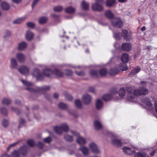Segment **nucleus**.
I'll return each instance as SVG.
<instances>
[{
  "mask_svg": "<svg viewBox=\"0 0 157 157\" xmlns=\"http://www.w3.org/2000/svg\"><path fill=\"white\" fill-rule=\"evenodd\" d=\"M126 90L128 93V95L125 98V99L128 101L132 103L136 102L135 95H145L148 93V90L144 87H140L138 89H135L132 91V88L128 86L126 87Z\"/></svg>",
  "mask_w": 157,
  "mask_h": 157,
  "instance_id": "1",
  "label": "nucleus"
},
{
  "mask_svg": "<svg viewBox=\"0 0 157 157\" xmlns=\"http://www.w3.org/2000/svg\"><path fill=\"white\" fill-rule=\"evenodd\" d=\"M53 74L58 77H62L63 76V73L59 70H55L54 72H53L48 69H44L43 74L40 73L39 70L35 69L33 72L32 75L33 76L36 77L37 80H42L44 76L49 77Z\"/></svg>",
  "mask_w": 157,
  "mask_h": 157,
  "instance_id": "2",
  "label": "nucleus"
},
{
  "mask_svg": "<svg viewBox=\"0 0 157 157\" xmlns=\"http://www.w3.org/2000/svg\"><path fill=\"white\" fill-rule=\"evenodd\" d=\"M121 35L123 38L127 41H129L130 36L127 30H124L122 31L121 34L120 33H114L113 36L116 40L120 39Z\"/></svg>",
  "mask_w": 157,
  "mask_h": 157,
  "instance_id": "3",
  "label": "nucleus"
},
{
  "mask_svg": "<svg viewBox=\"0 0 157 157\" xmlns=\"http://www.w3.org/2000/svg\"><path fill=\"white\" fill-rule=\"evenodd\" d=\"M103 3V0H96L95 3L92 5V9L94 11H101L103 9L101 4Z\"/></svg>",
  "mask_w": 157,
  "mask_h": 157,
  "instance_id": "4",
  "label": "nucleus"
},
{
  "mask_svg": "<svg viewBox=\"0 0 157 157\" xmlns=\"http://www.w3.org/2000/svg\"><path fill=\"white\" fill-rule=\"evenodd\" d=\"M69 129L68 126L66 124H63L60 127L56 126L55 130L56 133L58 134H61L63 131L67 132Z\"/></svg>",
  "mask_w": 157,
  "mask_h": 157,
  "instance_id": "5",
  "label": "nucleus"
},
{
  "mask_svg": "<svg viewBox=\"0 0 157 157\" xmlns=\"http://www.w3.org/2000/svg\"><path fill=\"white\" fill-rule=\"evenodd\" d=\"M71 134L73 136L77 137L76 141L77 143L80 145H83L86 143V140L79 136V134L75 131H71Z\"/></svg>",
  "mask_w": 157,
  "mask_h": 157,
  "instance_id": "6",
  "label": "nucleus"
},
{
  "mask_svg": "<svg viewBox=\"0 0 157 157\" xmlns=\"http://www.w3.org/2000/svg\"><path fill=\"white\" fill-rule=\"evenodd\" d=\"M142 105H145V108L150 110H152L153 107L151 103V100L148 98H144L142 100Z\"/></svg>",
  "mask_w": 157,
  "mask_h": 157,
  "instance_id": "7",
  "label": "nucleus"
},
{
  "mask_svg": "<svg viewBox=\"0 0 157 157\" xmlns=\"http://www.w3.org/2000/svg\"><path fill=\"white\" fill-rule=\"evenodd\" d=\"M109 134L111 136V142L113 144L117 146H122L123 143L121 140L117 139L116 136L112 133H110Z\"/></svg>",
  "mask_w": 157,
  "mask_h": 157,
  "instance_id": "8",
  "label": "nucleus"
},
{
  "mask_svg": "<svg viewBox=\"0 0 157 157\" xmlns=\"http://www.w3.org/2000/svg\"><path fill=\"white\" fill-rule=\"evenodd\" d=\"M118 90L115 89L112 91L111 94L104 95L102 97V99L105 101H108L111 99L113 97V95L118 93Z\"/></svg>",
  "mask_w": 157,
  "mask_h": 157,
  "instance_id": "9",
  "label": "nucleus"
},
{
  "mask_svg": "<svg viewBox=\"0 0 157 157\" xmlns=\"http://www.w3.org/2000/svg\"><path fill=\"white\" fill-rule=\"evenodd\" d=\"M112 25L115 27L118 28H121L123 25V22L119 18H115L113 19L112 22Z\"/></svg>",
  "mask_w": 157,
  "mask_h": 157,
  "instance_id": "10",
  "label": "nucleus"
},
{
  "mask_svg": "<svg viewBox=\"0 0 157 157\" xmlns=\"http://www.w3.org/2000/svg\"><path fill=\"white\" fill-rule=\"evenodd\" d=\"M89 148L91 151L94 153L98 154L100 153V151L98 148L97 145L93 142L90 143Z\"/></svg>",
  "mask_w": 157,
  "mask_h": 157,
  "instance_id": "11",
  "label": "nucleus"
},
{
  "mask_svg": "<svg viewBox=\"0 0 157 157\" xmlns=\"http://www.w3.org/2000/svg\"><path fill=\"white\" fill-rule=\"evenodd\" d=\"M82 99L83 103L86 105L89 104L92 100L91 97L88 94H85L83 95Z\"/></svg>",
  "mask_w": 157,
  "mask_h": 157,
  "instance_id": "12",
  "label": "nucleus"
},
{
  "mask_svg": "<svg viewBox=\"0 0 157 157\" xmlns=\"http://www.w3.org/2000/svg\"><path fill=\"white\" fill-rule=\"evenodd\" d=\"M19 72L22 75H27L29 72L28 68L25 66H21L18 69Z\"/></svg>",
  "mask_w": 157,
  "mask_h": 157,
  "instance_id": "13",
  "label": "nucleus"
},
{
  "mask_svg": "<svg viewBox=\"0 0 157 157\" xmlns=\"http://www.w3.org/2000/svg\"><path fill=\"white\" fill-rule=\"evenodd\" d=\"M123 150L125 153L128 154L130 155L135 152L132 148L127 146H124L123 148Z\"/></svg>",
  "mask_w": 157,
  "mask_h": 157,
  "instance_id": "14",
  "label": "nucleus"
},
{
  "mask_svg": "<svg viewBox=\"0 0 157 157\" xmlns=\"http://www.w3.org/2000/svg\"><path fill=\"white\" fill-rule=\"evenodd\" d=\"M0 7L1 9L4 10H7L10 8V5L6 1H3L0 4Z\"/></svg>",
  "mask_w": 157,
  "mask_h": 157,
  "instance_id": "15",
  "label": "nucleus"
},
{
  "mask_svg": "<svg viewBox=\"0 0 157 157\" xmlns=\"http://www.w3.org/2000/svg\"><path fill=\"white\" fill-rule=\"evenodd\" d=\"M16 57L20 62H23L25 59V55L21 53H18L17 54Z\"/></svg>",
  "mask_w": 157,
  "mask_h": 157,
  "instance_id": "16",
  "label": "nucleus"
},
{
  "mask_svg": "<svg viewBox=\"0 0 157 157\" xmlns=\"http://www.w3.org/2000/svg\"><path fill=\"white\" fill-rule=\"evenodd\" d=\"M34 36L33 33L30 30L27 31L25 34V37L28 40H32Z\"/></svg>",
  "mask_w": 157,
  "mask_h": 157,
  "instance_id": "17",
  "label": "nucleus"
},
{
  "mask_svg": "<svg viewBox=\"0 0 157 157\" xmlns=\"http://www.w3.org/2000/svg\"><path fill=\"white\" fill-rule=\"evenodd\" d=\"M122 49L125 51H129L131 49V45L129 43H123L122 44Z\"/></svg>",
  "mask_w": 157,
  "mask_h": 157,
  "instance_id": "18",
  "label": "nucleus"
},
{
  "mask_svg": "<svg viewBox=\"0 0 157 157\" xmlns=\"http://www.w3.org/2000/svg\"><path fill=\"white\" fill-rule=\"evenodd\" d=\"M27 44L24 41L18 44L17 49L20 51L24 49L27 47Z\"/></svg>",
  "mask_w": 157,
  "mask_h": 157,
  "instance_id": "19",
  "label": "nucleus"
},
{
  "mask_svg": "<svg viewBox=\"0 0 157 157\" xmlns=\"http://www.w3.org/2000/svg\"><path fill=\"white\" fill-rule=\"evenodd\" d=\"M96 107L98 109H101L103 106V103L101 100L100 99H98L96 102Z\"/></svg>",
  "mask_w": 157,
  "mask_h": 157,
  "instance_id": "20",
  "label": "nucleus"
},
{
  "mask_svg": "<svg viewBox=\"0 0 157 157\" xmlns=\"http://www.w3.org/2000/svg\"><path fill=\"white\" fill-rule=\"evenodd\" d=\"M129 56L128 54L126 53L123 54L121 57V59L123 63H126L129 60Z\"/></svg>",
  "mask_w": 157,
  "mask_h": 157,
  "instance_id": "21",
  "label": "nucleus"
},
{
  "mask_svg": "<svg viewBox=\"0 0 157 157\" xmlns=\"http://www.w3.org/2000/svg\"><path fill=\"white\" fill-rule=\"evenodd\" d=\"M10 67L12 69L16 68L17 66V63L16 59L13 58L10 60Z\"/></svg>",
  "mask_w": 157,
  "mask_h": 157,
  "instance_id": "22",
  "label": "nucleus"
},
{
  "mask_svg": "<svg viewBox=\"0 0 157 157\" xmlns=\"http://www.w3.org/2000/svg\"><path fill=\"white\" fill-rule=\"evenodd\" d=\"M79 150L81 151L82 153L85 155H86L89 153V149L87 147L83 146L79 148Z\"/></svg>",
  "mask_w": 157,
  "mask_h": 157,
  "instance_id": "23",
  "label": "nucleus"
},
{
  "mask_svg": "<svg viewBox=\"0 0 157 157\" xmlns=\"http://www.w3.org/2000/svg\"><path fill=\"white\" fill-rule=\"evenodd\" d=\"M89 4L84 1H83L81 3V7L84 10H87L89 9Z\"/></svg>",
  "mask_w": 157,
  "mask_h": 157,
  "instance_id": "24",
  "label": "nucleus"
},
{
  "mask_svg": "<svg viewBox=\"0 0 157 157\" xmlns=\"http://www.w3.org/2000/svg\"><path fill=\"white\" fill-rule=\"evenodd\" d=\"M118 71L119 70L117 68H114L110 69L108 73L110 75H114L118 73Z\"/></svg>",
  "mask_w": 157,
  "mask_h": 157,
  "instance_id": "25",
  "label": "nucleus"
},
{
  "mask_svg": "<svg viewBox=\"0 0 157 157\" xmlns=\"http://www.w3.org/2000/svg\"><path fill=\"white\" fill-rule=\"evenodd\" d=\"M140 68L139 67H136L130 73L129 75L130 76H133L134 75L139 72L140 71Z\"/></svg>",
  "mask_w": 157,
  "mask_h": 157,
  "instance_id": "26",
  "label": "nucleus"
},
{
  "mask_svg": "<svg viewBox=\"0 0 157 157\" xmlns=\"http://www.w3.org/2000/svg\"><path fill=\"white\" fill-rule=\"evenodd\" d=\"M26 18L25 17H22L21 18H18L14 20L13 22L14 24H20L25 20Z\"/></svg>",
  "mask_w": 157,
  "mask_h": 157,
  "instance_id": "27",
  "label": "nucleus"
},
{
  "mask_svg": "<svg viewBox=\"0 0 157 157\" xmlns=\"http://www.w3.org/2000/svg\"><path fill=\"white\" fill-rule=\"evenodd\" d=\"M147 154L145 152H138L135 155V157H146Z\"/></svg>",
  "mask_w": 157,
  "mask_h": 157,
  "instance_id": "28",
  "label": "nucleus"
},
{
  "mask_svg": "<svg viewBox=\"0 0 157 157\" xmlns=\"http://www.w3.org/2000/svg\"><path fill=\"white\" fill-rule=\"evenodd\" d=\"M125 90L124 88H121L120 89L119 91V94L120 99H121L123 98L125 95Z\"/></svg>",
  "mask_w": 157,
  "mask_h": 157,
  "instance_id": "29",
  "label": "nucleus"
},
{
  "mask_svg": "<svg viewBox=\"0 0 157 157\" xmlns=\"http://www.w3.org/2000/svg\"><path fill=\"white\" fill-rule=\"evenodd\" d=\"M27 150L28 149L27 147L25 146H23L21 147L20 149V151L22 154L25 155L26 154Z\"/></svg>",
  "mask_w": 157,
  "mask_h": 157,
  "instance_id": "30",
  "label": "nucleus"
},
{
  "mask_svg": "<svg viewBox=\"0 0 157 157\" xmlns=\"http://www.w3.org/2000/svg\"><path fill=\"white\" fill-rule=\"evenodd\" d=\"M94 126L96 129L98 130L101 128L102 127L101 123L98 121H95L94 122Z\"/></svg>",
  "mask_w": 157,
  "mask_h": 157,
  "instance_id": "31",
  "label": "nucleus"
},
{
  "mask_svg": "<svg viewBox=\"0 0 157 157\" xmlns=\"http://www.w3.org/2000/svg\"><path fill=\"white\" fill-rule=\"evenodd\" d=\"M105 15L106 17L109 18H112L113 17V14L110 10L106 11L105 13Z\"/></svg>",
  "mask_w": 157,
  "mask_h": 157,
  "instance_id": "32",
  "label": "nucleus"
},
{
  "mask_svg": "<svg viewBox=\"0 0 157 157\" xmlns=\"http://www.w3.org/2000/svg\"><path fill=\"white\" fill-rule=\"evenodd\" d=\"M115 3V0H107L106 5L107 7H110L112 6Z\"/></svg>",
  "mask_w": 157,
  "mask_h": 157,
  "instance_id": "33",
  "label": "nucleus"
},
{
  "mask_svg": "<svg viewBox=\"0 0 157 157\" xmlns=\"http://www.w3.org/2000/svg\"><path fill=\"white\" fill-rule=\"evenodd\" d=\"M75 9L72 7H68L65 9L66 12L68 13H72L75 11Z\"/></svg>",
  "mask_w": 157,
  "mask_h": 157,
  "instance_id": "34",
  "label": "nucleus"
},
{
  "mask_svg": "<svg viewBox=\"0 0 157 157\" xmlns=\"http://www.w3.org/2000/svg\"><path fill=\"white\" fill-rule=\"evenodd\" d=\"M99 73L101 76H103L106 75L107 71L105 69L102 68L100 70Z\"/></svg>",
  "mask_w": 157,
  "mask_h": 157,
  "instance_id": "35",
  "label": "nucleus"
},
{
  "mask_svg": "<svg viewBox=\"0 0 157 157\" xmlns=\"http://www.w3.org/2000/svg\"><path fill=\"white\" fill-rule=\"evenodd\" d=\"M119 67L122 71H126L128 69L127 66L124 63L121 64L119 66Z\"/></svg>",
  "mask_w": 157,
  "mask_h": 157,
  "instance_id": "36",
  "label": "nucleus"
},
{
  "mask_svg": "<svg viewBox=\"0 0 157 157\" xmlns=\"http://www.w3.org/2000/svg\"><path fill=\"white\" fill-rule=\"evenodd\" d=\"M75 106L78 108H80L82 107V104L81 101L78 99L75 100Z\"/></svg>",
  "mask_w": 157,
  "mask_h": 157,
  "instance_id": "37",
  "label": "nucleus"
},
{
  "mask_svg": "<svg viewBox=\"0 0 157 157\" xmlns=\"http://www.w3.org/2000/svg\"><path fill=\"white\" fill-rule=\"evenodd\" d=\"M2 102L3 104L6 105H8L11 103L10 100L7 98H4L2 100Z\"/></svg>",
  "mask_w": 157,
  "mask_h": 157,
  "instance_id": "38",
  "label": "nucleus"
},
{
  "mask_svg": "<svg viewBox=\"0 0 157 157\" xmlns=\"http://www.w3.org/2000/svg\"><path fill=\"white\" fill-rule=\"evenodd\" d=\"M98 72L96 71L91 70L90 72V75L93 77H96L98 76Z\"/></svg>",
  "mask_w": 157,
  "mask_h": 157,
  "instance_id": "39",
  "label": "nucleus"
},
{
  "mask_svg": "<svg viewBox=\"0 0 157 157\" xmlns=\"http://www.w3.org/2000/svg\"><path fill=\"white\" fill-rule=\"evenodd\" d=\"M47 21V18L45 17H42L39 20V22L40 24H42L45 23Z\"/></svg>",
  "mask_w": 157,
  "mask_h": 157,
  "instance_id": "40",
  "label": "nucleus"
},
{
  "mask_svg": "<svg viewBox=\"0 0 157 157\" xmlns=\"http://www.w3.org/2000/svg\"><path fill=\"white\" fill-rule=\"evenodd\" d=\"M20 153L18 151L15 150L12 153V157H19Z\"/></svg>",
  "mask_w": 157,
  "mask_h": 157,
  "instance_id": "41",
  "label": "nucleus"
},
{
  "mask_svg": "<svg viewBox=\"0 0 157 157\" xmlns=\"http://www.w3.org/2000/svg\"><path fill=\"white\" fill-rule=\"evenodd\" d=\"M21 81L24 85L27 86H30L33 85L32 83L28 82L26 80L21 79Z\"/></svg>",
  "mask_w": 157,
  "mask_h": 157,
  "instance_id": "42",
  "label": "nucleus"
},
{
  "mask_svg": "<svg viewBox=\"0 0 157 157\" xmlns=\"http://www.w3.org/2000/svg\"><path fill=\"white\" fill-rule=\"evenodd\" d=\"M58 106L60 109H65L67 108V105L63 103H60L59 104Z\"/></svg>",
  "mask_w": 157,
  "mask_h": 157,
  "instance_id": "43",
  "label": "nucleus"
},
{
  "mask_svg": "<svg viewBox=\"0 0 157 157\" xmlns=\"http://www.w3.org/2000/svg\"><path fill=\"white\" fill-rule=\"evenodd\" d=\"M50 87L48 86H45L43 88H39L37 91H41L43 90H48L49 89Z\"/></svg>",
  "mask_w": 157,
  "mask_h": 157,
  "instance_id": "44",
  "label": "nucleus"
},
{
  "mask_svg": "<svg viewBox=\"0 0 157 157\" xmlns=\"http://www.w3.org/2000/svg\"><path fill=\"white\" fill-rule=\"evenodd\" d=\"M27 143L29 145L30 147H33L35 145V143L33 140H28Z\"/></svg>",
  "mask_w": 157,
  "mask_h": 157,
  "instance_id": "45",
  "label": "nucleus"
},
{
  "mask_svg": "<svg viewBox=\"0 0 157 157\" xmlns=\"http://www.w3.org/2000/svg\"><path fill=\"white\" fill-rule=\"evenodd\" d=\"M1 113L4 115H6L7 113L6 109L4 107L1 108L0 109Z\"/></svg>",
  "mask_w": 157,
  "mask_h": 157,
  "instance_id": "46",
  "label": "nucleus"
},
{
  "mask_svg": "<svg viewBox=\"0 0 157 157\" xmlns=\"http://www.w3.org/2000/svg\"><path fill=\"white\" fill-rule=\"evenodd\" d=\"M64 137L66 140L68 141H72L73 140L72 137L71 136L68 135H65Z\"/></svg>",
  "mask_w": 157,
  "mask_h": 157,
  "instance_id": "47",
  "label": "nucleus"
},
{
  "mask_svg": "<svg viewBox=\"0 0 157 157\" xmlns=\"http://www.w3.org/2000/svg\"><path fill=\"white\" fill-rule=\"evenodd\" d=\"M63 8L61 6H58L55 7L54 9V10L56 12H59L62 10Z\"/></svg>",
  "mask_w": 157,
  "mask_h": 157,
  "instance_id": "48",
  "label": "nucleus"
},
{
  "mask_svg": "<svg viewBox=\"0 0 157 157\" xmlns=\"http://www.w3.org/2000/svg\"><path fill=\"white\" fill-rule=\"evenodd\" d=\"M9 121L6 120L4 119L2 121V124L5 127H6L9 124Z\"/></svg>",
  "mask_w": 157,
  "mask_h": 157,
  "instance_id": "49",
  "label": "nucleus"
},
{
  "mask_svg": "<svg viewBox=\"0 0 157 157\" xmlns=\"http://www.w3.org/2000/svg\"><path fill=\"white\" fill-rule=\"evenodd\" d=\"M27 26L31 28H33L35 27V24L32 22H29L27 23Z\"/></svg>",
  "mask_w": 157,
  "mask_h": 157,
  "instance_id": "50",
  "label": "nucleus"
},
{
  "mask_svg": "<svg viewBox=\"0 0 157 157\" xmlns=\"http://www.w3.org/2000/svg\"><path fill=\"white\" fill-rule=\"evenodd\" d=\"M51 138L50 137H48L44 139V141L46 143H49L51 141Z\"/></svg>",
  "mask_w": 157,
  "mask_h": 157,
  "instance_id": "51",
  "label": "nucleus"
},
{
  "mask_svg": "<svg viewBox=\"0 0 157 157\" xmlns=\"http://www.w3.org/2000/svg\"><path fill=\"white\" fill-rule=\"evenodd\" d=\"M65 98L66 99L69 100H71L72 99V97L70 94H67L66 95Z\"/></svg>",
  "mask_w": 157,
  "mask_h": 157,
  "instance_id": "52",
  "label": "nucleus"
},
{
  "mask_svg": "<svg viewBox=\"0 0 157 157\" xmlns=\"http://www.w3.org/2000/svg\"><path fill=\"white\" fill-rule=\"evenodd\" d=\"M65 73L66 75H71L72 73V72L71 71L69 70H66Z\"/></svg>",
  "mask_w": 157,
  "mask_h": 157,
  "instance_id": "53",
  "label": "nucleus"
},
{
  "mask_svg": "<svg viewBox=\"0 0 157 157\" xmlns=\"http://www.w3.org/2000/svg\"><path fill=\"white\" fill-rule=\"evenodd\" d=\"M37 146L40 148H42L44 146V144L40 142H38V144L37 145Z\"/></svg>",
  "mask_w": 157,
  "mask_h": 157,
  "instance_id": "54",
  "label": "nucleus"
},
{
  "mask_svg": "<svg viewBox=\"0 0 157 157\" xmlns=\"http://www.w3.org/2000/svg\"><path fill=\"white\" fill-rule=\"evenodd\" d=\"M75 73L77 75L80 76H83L84 75V73L82 71L78 72V71H76L75 72Z\"/></svg>",
  "mask_w": 157,
  "mask_h": 157,
  "instance_id": "55",
  "label": "nucleus"
},
{
  "mask_svg": "<svg viewBox=\"0 0 157 157\" xmlns=\"http://www.w3.org/2000/svg\"><path fill=\"white\" fill-rule=\"evenodd\" d=\"M153 101L155 102L154 105L155 111L157 112V102L156 101V99H153Z\"/></svg>",
  "mask_w": 157,
  "mask_h": 157,
  "instance_id": "56",
  "label": "nucleus"
},
{
  "mask_svg": "<svg viewBox=\"0 0 157 157\" xmlns=\"http://www.w3.org/2000/svg\"><path fill=\"white\" fill-rule=\"evenodd\" d=\"M39 0H34L33 2V3L32 5V7L33 8L34 6L36 5L37 3Z\"/></svg>",
  "mask_w": 157,
  "mask_h": 157,
  "instance_id": "57",
  "label": "nucleus"
},
{
  "mask_svg": "<svg viewBox=\"0 0 157 157\" xmlns=\"http://www.w3.org/2000/svg\"><path fill=\"white\" fill-rule=\"evenodd\" d=\"M18 142H17L16 143H13L12 144H10L9 147L7 148V150H8L11 147H12L14 146L15 145L17 144L18 143Z\"/></svg>",
  "mask_w": 157,
  "mask_h": 157,
  "instance_id": "58",
  "label": "nucleus"
},
{
  "mask_svg": "<svg viewBox=\"0 0 157 157\" xmlns=\"http://www.w3.org/2000/svg\"><path fill=\"white\" fill-rule=\"evenodd\" d=\"M26 89L31 92H34L35 91H36L34 89L32 88H26Z\"/></svg>",
  "mask_w": 157,
  "mask_h": 157,
  "instance_id": "59",
  "label": "nucleus"
},
{
  "mask_svg": "<svg viewBox=\"0 0 157 157\" xmlns=\"http://www.w3.org/2000/svg\"><path fill=\"white\" fill-rule=\"evenodd\" d=\"M20 124H23L25 123V121L24 119L21 118L19 120Z\"/></svg>",
  "mask_w": 157,
  "mask_h": 157,
  "instance_id": "60",
  "label": "nucleus"
},
{
  "mask_svg": "<svg viewBox=\"0 0 157 157\" xmlns=\"http://www.w3.org/2000/svg\"><path fill=\"white\" fill-rule=\"evenodd\" d=\"M21 0H12L13 2L15 3H20Z\"/></svg>",
  "mask_w": 157,
  "mask_h": 157,
  "instance_id": "61",
  "label": "nucleus"
},
{
  "mask_svg": "<svg viewBox=\"0 0 157 157\" xmlns=\"http://www.w3.org/2000/svg\"><path fill=\"white\" fill-rule=\"evenodd\" d=\"M89 91L91 92H94V89L92 87H90L89 89Z\"/></svg>",
  "mask_w": 157,
  "mask_h": 157,
  "instance_id": "62",
  "label": "nucleus"
},
{
  "mask_svg": "<svg viewBox=\"0 0 157 157\" xmlns=\"http://www.w3.org/2000/svg\"><path fill=\"white\" fill-rule=\"evenodd\" d=\"M118 46V44L117 43H115L114 44V47L117 49L118 48L119 49V47H118V48H117V46Z\"/></svg>",
  "mask_w": 157,
  "mask_h": 157,
  "instance_id": "63",
  "label": "nucleus"
},
{
  "mask_svg": "<svg viewBox=\"0 0 157 157\" xmlns=\"http://www.w3.org/2000/svg\"><path fill=\"white\" fill-rule=\"evenodd\" d=\"M53 97L56 98H58L59 95L55 93L53 95Z\"/></svg>",
  "mask_w": 157,
  "mask_h": 157,
  "instance_id": "64",
  "label": "nucleus"
}]
</instances>
